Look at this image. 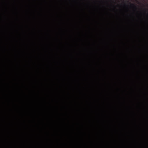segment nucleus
<instances>
[{"label":"nucleus","mask_w":148,"mask_h":148,"mask_svg":"<svg viewBox=\"0 0 148 148\" xmlns=\"http://www.w3.org/2000/svg\"><path fill=\"white\" fill-rule=\"evenodd\" d=\"M130 4L131 5L132 7H134L135 8H136V6H135V5L134 4L131 3H130Z\"/></svg>","instance_id":"1"},{"label":"nucleus","mask_w":148,"mask_h":148,"mask_svg":"<svg viewBox=\"0 0 148 148\" xmlns=\"http://www.w3.org/2000/svg\"><path fill=\"white\" fill-rule=\"evenodd\" d=\"M35 148H36V146H35Z\"/></svg>","instance_id":"2"}]
</instances>
